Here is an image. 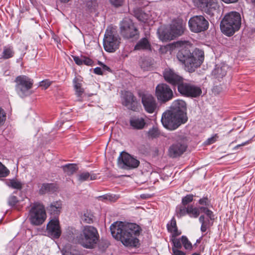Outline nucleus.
<instances>
[{"label": "nucleus", "mask_w": 255, "mask_h": 255, "mask_svg": "<svg viewBox=\"0 0 255 255\" xmlns=\"http://www.w3.org/2000/svg\"><path fill=\"white\" fill-rule=\"evenodd\" d=\"M238 0H224V2L227 3H235Z\"/></svg>", "instance_id": "nucleus-58"}, {"label": "nucleus", "mask_w": 255, "mask_h": 255, "mask_svg": "<svg viewBox=\"0 0 255 255\" xmlns=\"http://www.w3.org/2000/svg\"><path fill=\"white\" fill-rule=\"evenodd\" d=\"M72 57L73 58V60L77 65L79 66L82 65V58H81V55L80 56H72Z\"/></svg>", "instance_id": "nucleus-48"}, {"label": "nucleus", "mask_w": 255, "mask_h": 255, "mask_svg": "<svg viewBox=\"0 0 255 255\" xmlns=\"http://www.w3.org/2000/svg\"><path fill=\"white\" fill-rule=\"evenodd\" d=\"M163 76L166 81L173 85H177V87L183 81L182 77L169 68L165 69Z\"/></svg>", "instance_id": "nucleus-18"}, {"label": "nucleus", "mask_w": 255, "mask_h": 255, "mask_svg": "<svg viewBox=\"0 0 255 255\" xmlns=\"http://www.w3.org/2000/svg\"><path fill=\"white\" fill-rule=\"evenodd\" d=\"M2 111V109L0 107V112H1Z\"/></svg>", "instance_id": "nucleus-64"}, {"label": "nucleus", "mask_w": 255, "mask_h": 255, "mask_svg": "<svg viewBox=\"0 0 255 255\" xmlns=\"http://www.w3.org/2000/svg\"><path fill=\"white\" fill-rule=\"evenodd\" d=\"M247 142H244L243 143H242L241 144H239L238 145H237L236 147H235V148H238L241 146H243V145H245L246 144Z\"/></svg>", "instance_id": "nucleus-62"}, {"label": "nucleus", "mask_w": 255, "mask_h": 255, "mask_svg": "<svg viewBox=\"0 0 255 255\" xmlns=\"http://www.w3.org/2000/svg\"><path fill=\"white\" fill-rule=\"evenodd\" d=\"M129 125L133 129L141 130L147 126L144 118L139 116H132L129 119Z\"/></svg>", "instance_id": "nucleus-20"}, {"label": "nucleus", "mask_w": 255, "mask_h": 255, "mask_svg": "<svg viewBox=\"0 0 255 255\" xmlns=\"http://www.w3.org/2000/svg\"><path fill=\"white\" fill-rule=\"evenodd\" d=\"M53 185L51 184L44 183L43 184L39 189V193L41 194H45L50 191V189L52 188Z\"/></svg>", "instance_id": "nucleus-37"}, {"label": "nucleus", "mask_w": 255, "mask_h": 255, "mask_svg": "<svg viewBox=\"0 0 255 255\" xmlns=\"http://www.w3.org/2000/svg\"><path fill=\"white\" fill-rule=\"evenodd\" d=\"M202 224L201 227V231L202 232H205L207 231V229L209 227L206 225L205 223H201Z\"/></svg>", "instance_id": "nucleus-54"}, {"label": "nucleus", "mask_w": 255, "mask_h": 255, "mask_svg": "<svg viewBox=\"0 0 255 255\" xmlns=\"http://www.w3.org/2000/svg\"><path fill=\"white\" fill-rule=\"evenodd\" d=\"M47 230L49 236L52 239H58L61 234L59 221L56 217L51 219L47 225Z\"/></svg>", "instance_id": "nucleus-17"}, {"label": "nucleus", "mask_w": 255, "mask_h": 255, "mask_svg": "<svg viewBox=\"0 0 255 255\" xmlns=\"http://www.w3.org/2000/svg\"><path fill=\"white\" fill-rule=\"evenodd\" d=\"M134 50H150L151 45L149 42L148 37L141 38L136 44L134 46Z\"/></svg>", "instance_id": "nucleus-25"}, {"label": "nucleus", "mask_w": 255, "mask_h": 255, "mask_svg": "<svg viewBox=\"0 0 255 255\" xmlns=\"http://www.w3.org/2000/svg\"><path fill=\"white\" fill-rule=\"evenodd\" d=\"M241 17L240 14L231 11L224 15V34L231 36L240 28Z\"/></svg>", "instance_id": "nucleus-5"}, {"label": "nucleus", "mask_w": 255, "mask_h": 255, "mask_svg": "<svg viewBox=\"0 0 255 255\" xmlns=\"http://www.w3.org/2000/svg\"><path fill=\"white\" fill-rule=\"evenodd\" d=\"M7 184L8 186L18 190L21 189L23 185L20 181L15 179L9 180Z\"/></svg>", "instance_id": "nucleus-32"}, {"label": "nucleus", "mask_w": 255, "mask_h": 255, "mask_svg": "<svg viewBox=\"0 0 255 255\" xmlns=\"http://www.w3.org/2000/svg\"><path fill=\"white\" fill-rule=\"evenodd\" d=\"M167 228L168 231L171 233L173 236L175 237L181 234V233L179 232L177 230L176 222L174 218H173L171 220L170 223L167 224Z\"/></svg>", "instance_id": "nucleus-26"}, {"label": "nucleus", "mask_w": 255, "mask_h": 255, "mask_svg": "<svg viewBox=\"0 0 255 255\" xmlns=\"http://www.w3.org/2000/svg\"><path fill=\"white\" fill-rule=\"evenodd\" d=\"M214 78L221 81L223 78V71L222 67H216L212 72Z\"/></svg>", "instance_id": "nucleus-34"}, {"label": "nucleus", "mask_w": 255, "mask_h": 255, "mask_svg": "<svg viewBox=\"0 0 255 255\" xmlns=\"http://www.w3.org/2000/svg\"><path fill=\"white\" fill-rule=\"evenodd\" d=\"M99 64L101 65V66L102 67V69L105 71H109L110 70V68L107 66V65L102 63L101 62H99Z\"/></svg>", "instance_id": "nucleus-57"}, {"label": "nucleus", "mask_w": 255, "mask_h": 255, "mask_svg": "<svg viewBox=\"0 0 255 255\" xmlns=\"http://www.w3.org/2000/svg\"><path fill=\"white\" fill-rule=\"evenodd\" d=\"M179 249V248H172L173 255H185V253Z\"/></svg>", "instance_id": "nucleus-50"}, {"label": "nucleus", "mask_w": 255, "mask_h": 255, "mask_svg": "<svg viewBox=\"0 0 255 255\" xmlns=\"http://www.w3.org/2000/svg\"><path fill=\"white\" fill-rule=\"evenodd\" d=\"M191 31L193 32H200L208 28V21L202 15H196L191 17L188 22Z\"/></svg>", "instance_id": "nucleus-12"}, {"label": "nucleus", "mask_w": 255, "mask_h": 255, "mask_svg": "<svg viewBox=\"0 0 255 255\" xmlns=\"http://www.w3.org/2000/svg\"><path fill=\"white\" fill-rule=\"evenodd\" d=\"M97 178V175L95 174H90L88 172H84L79 174L78 176V180L80 182H83L89 180H93Z\"/></svg>", "instance_id": "nucleus-27"}, {"label": "nucleus", "mask_w": 255, "mask_h": 255, "mask_svg": "<svg viewBox=\"0 0 255 255\" xmlns=\"http://www.w3.org/2000/svg\"><path fill=\"white\" fill-rule=\"evenodd\" d=\"M185 23L180 20L174 22L170 26V34L174 37L181 35L185 29Z\"/></svg>", "instance_id": "nucleus-21"}, {"label": "nucleus", "mask_w": 255, "mask_h": 255, "mask_svg": "<svg viewBox=\"0 0 255 255\" xmlns=\"http://www.w3.org/2000/svg\"><path fill=\"white\" fill-rule=\"evenodd\" d=\"M135 16L139 21L143 22H146L148 18V15L142 11H138Z\"/></svg>", "instance_id": "nucleus-36"}, {"label": "nucleus", "mask_w": 255, "mask_h": 255, "mask_svg": "<svg viewBox=\"0 0 255 255\" xmlns=\"http://www.w3.org/2000/svg\"><path fill=\"white\" fill-rule=\"evenodd\" d=\"M155 95L157 99L162 102H166L173 97L172 90L166 84H160L156 86Z\"/></svg>", "instance_id": "nucleus-13"}, {"label": "nucleus", "mask_w": 255, "mask_h": 255, "mask_svg": "<svg viewBox=\"0 0 255 255\" xmlns=\"http://www.w3.org/2000/svg\"><path fill=\"white\" fill-rule=\"evenodd\" d=\"M62 205V204L61 201L53 202L47 207V211L50 214L53 215L56 217L60 213Z\"/></svg>", "instance_id": "nucleus-23"}, {"label": "nucleus", "mask_w": 255, "mask_h": 255, "mask_svg": "<svg viewBox=\"0 0 255 255\" xmlns=\"http://www.w3.org/2000/svg\"><path fill=\"white\" fill-rule=\"evenodd\" d=\"M178 92L185 96L191 98H197L202 94L201 88L190 83L181 82L178 86Z\"/></svg>", "instance_id": "nucleus-10"}, {"label": "nucleus", "mask_w": 255, "mask_h": 255, "mask_svg": "<svg viewBox=\"0 0 255 255\" xmlns=\"http://www.w3.org/2000/svg\"><path fill=\"white\" fill-rule=\"evenodd\" d=\"M18 202L17 198L16 196L11 195L8 198V203L9 206H13Z\"/></svg>", "instance_id": "nucleus-44"}, {"label": "nucleus", "mask_w": 255, "mask_h": 255, "mask_svg": "<svg viewBox=\"0 0 255 255\" xmlns=\"http://www.w3.org/2000/svg\"><path fill=\"white\" fill-rule=\"evenodd\" d=\"M200 210L193 206H187V214L189 215L190 217L197 218L200 214Z\"/></svg>", "instance_id": "nucleus-31"}, {"label": "nucleus", "mask_w": 255, "mask_h": 255, "mask_svg": "<svg viewBox=\"0 0 255 255\" xmlns=\"http://www.w3.org/2000/svg\"><path fill=\"white\" fill-rule=\"evenodd\" d=\"M62 254L63 255H74L73 254H72L71 253L67 251L64 252L63 251H62Z\"/></svg>", "instance_id": "nucleus-60"}, {"label": "nucleus", "mask_w": 255, "mask_h": 255, "mask_svg": "<svg viewBox=\"0 0 255 255\" xmlns=\"http://www.w3.org/2000/svg\"><path fill=\"white\" fill-rule=\"evenodd\" d=\"M110 230L112 236L120 241L127 247L134 248L139 245L137 237L140 234V228L135 224L116 222L112 224Z\"/></svg>", "instance_id": "nucleus-1"}, {"label": "nucleus", "mask_w": 255, "mask_h": 255, "mask_svg": "<svg viewBox=\"0 0 255 255\" xmlns=\"http://www.w3.org/2000/svg\"><path fill=\"white\" fill-rule=\"evenodd\" d=\"M208 202V199L207 198H204L203 199H201L199 200V203L201 205H206Z\"/></svg>", "instance_id": "nucleus-56"}, {"label": "nucleus", "mask_w": 255, "mask_h": 255, "mask_svg": "<svg viewBox=\"0 0 255 255\" xmlns=\"http://www.w3.org/2000/svg\"><path fill=\"white\" fill-rule=\"evenodd\" d=\"M99 235L97 229L92 226H84L78 241L84 247L93 248L97 243Z\"/></svg>", "instance_id": "nucleus-4"}, {"label": "nucleus", "mask_w": 255, "mask_h": 255, "mask_svg": "<svg viewBox=\"0 0 255 255\" xmlns=\"http://www.w3.org/2000/svg\"><path fill=\"white\" fill-rule=\"evenodd\" d=\"M51 84V82L49 81H42L40 83V86L43 87L44 89H47Z\"/></svg>", "instance_id": "nucleus-51"}, {"label": "nucleus", "mask_w": 255, "mask_h": 255, "mask_svg": "<svg viewBox=\"0 0 255 255\" xmlns=\"http://www.w3.org/2000/svg\"><path fill=\"white\" fill-rule=\"evenodd\" d=\"M193 196L191 194H189L182 198V204L184 206H187L189 203L193 201Z\"/></svg>", "instance_id": "nucleus-42"}, {"label": "nucleus", "mask_w": 255, "mask_h": 255, "mask_svg": "<svg viewBox=\"0 0 255 255\" xmlns=\"http://www.w3.org/2000/svg\"><path fill=\"white\" fill-rule=\"evenodd\" d=\"M200 223H205L209 227L210 226V219L205 218L204 216H201L199 218Z\"/></svg>", "instance_id": "nucleus-46"}, {"label": "nucleus", "mask_w": 255, "mask_h": 255, "mask_svg": "<svg viewBox=\"0 0 255 255\" xmlns=\"http://www.w3.org/2000/svg\"><path fill=\"white\" fill-rule=\"evenodd\" d=\"M14 51L11 47H5L2 52V57L3 58L6 59L12 57L13 56Z\"/></svg>", "instance_id": "nucleus-35"}, {"label": "nucleus", "mask_w": 255, "mask_h": 255, "mask_svg": "<svg viewBox=\"0 0 255 255\" xmlns=\"http://www.w3.org/2000/svg\"><path fill=\"white\" fill-rule=\"evenodd\" d=\"M111 3L118 7L122 5L124 0H110Z\"/></svg>", "instance_id": "nucleus-49"}, {"label": "nucleus", "mask_w": 255, "mask_h": 255, "mask_svg": "<svg viewBox=\"0 0 255 255\" xmlns=\"http://www.w3.org/2000/svg\"><path fill=\"white\" fill-rule=\"evenodd\" d=\"M99 198L103 200H107L111 201H114L117 199V198H116L114 199V198H115V196L113 197L112 195H105L104 196L99 197Z\"/></svg>", "instance_id": "nucleus-47"}, {"label": "nucleus", "mask_w": 255, "mask_h": 255, "mask_svg": "<svg viewBox=\"0 0 255 255\" xmlns=\"http://www.w3.org/2000/svg\"><path fill=\"white\" fill-rule=\"evenodd\" d=\"M70 0H58V1L60 3H66L69 2Z\"/></svg>", "instance_id": "nucleus-61"}, {"label": "nucleus", "mask_w": 255, "mask_h": 255, "mask_svg": "<svg viewBox=\"0 0 255 255\" xmlns=\"http://www.w3.org/2000/svg\"><path fill=\"white\" fill-rule=\"evenodd\" d=\"M186 148L187 144L185 139L180 138L169 147V155L172 158L179 156L185 151Z\"/></svg>", "instance_id": "nucleus-15"}, {"label": "nucleus", "mask_w": 255, "mask_h": 255, "mask_svg": "<svg viewBox=\"0 0 255 255\" xmlns=\"http://www.w3.org/2000/svg\"><path fill=\"white\" fill-rule=\"evenodd\" d=\"M141 102L146 112H155L159 110V105L155 98L150 94L140 95Z\"/></svg>", "instance_id": "nucleus-14"}, {"label": "nucleus", "mask_w": 255, "mask_h": 255, "mask_svg": "<svg viewBox=\"0 0 255 255\" xmlns=\"http://www.w3.org/2000/svg\"><path fill=\"white\" fill-rule=\"evenodd\" d=\"M220 26L221 31L223 32V18L221 20Z\"/></svg>", "instance_id": "nucleus-59"}, {"label": "nucleus", "mask_w": 255, "mask_h": 255, "mask_svg": "<svg viewBox=\"0 0 255 255\" xmlns=\"http://www.w3.org/2000/svg\"><path fill=\"white\" fill-rule=\"evenodd\" d=\"M94 72L97 75H102L103 71L101 67H96L94 69Z\"/></svg>", "instance_id": "nucleus-53"}, {"label": "nucleus", "mask_w": 255, "mask_h": 255, "mask_svg": "<svg viewBox=\"0 0 255 255\" xmlns=\"http://www.w3.org/2000/svg\"><path fill=\"white\" fill-rule=\"evenodd\" d=\"M182 244L183 245L185 249L190 250L192 248V244L188 241V239L185 237L182 236L181 238Z\"/></svg>", "instance_id": "nucleus-40"}, {"label": "nucleus", "mask_w": 255, "mask_h": 255, "mask_svg": "<svg viewBox=\"0 0 255 255\" xmlns=\"http://www.w3.org/2000/svg\"><path fill=\"white\" fill-rule=\"evenodd\" d=\"M9 173V170L0 162V177H6Z\"/></svg>", "instance_id": "nucleus-38"}, {"label": "nucleus", "mask_w": 255, "mask_h": 255, "mask_svg": "<svg viewBox=\"0 0 255 255\" xmlns=\"http://www.w3.org/2000/svg\"><path fill=\"white\" fill-rule=\"evenodd\" d=\"M81 58H82V65L84 64L87 66H91L92 65L93 63V61L92 59H91L90 58L81 55Z\"/></svg>", "instance_id": "nucleus-43"}, {"label": "nucleus", "mask_w": 255, "mask_h": 255, "mask_svg": "<svg viewBox=\"0 0 255 255\" xmlns=\"http://www.w3.org/2000/svg\"><path fill=\"white\" fill-rule=\"evenodd\" d=\"M5 119V115L3 114V113H0V126L2 124Z\"/></svg>", "instance_id": "nucleus-55"}, {"label": "nucleus", "mask_w": 255, "mask_h": 255, "mask_svg": "<svg viewBox=\"0 0 255 255\" xmlns=\"http://www.w3.org/2000/svg\"><path fill=\"white\" fill-rule=\"evenodd\" d=\"M121 33L123 36L127 39L138 37V31L132 21L130 19H124L120 26Z\"/></svg>", "instance_id": "nucleus-11"}, {"label": "nucleus", "mask_w": 255, "mask_h": 255, "mask_svg": "<svg viewBox=\"0 0 255 255\" xmlns=\"http://www.w3.org/2000/svg\"><path fill=\"white\" fill-rule=\"evenodd\" d=\"M186 113H163L161 123L164 128L173 130L187 121Z\"/></svg>", "instance_id": "nucleus-3"}, {"label": "nucleus", "mask_w": 255, "mask_h": 255, "mask_svg": "<svg viewBox=\"0 0 255 255\" xmlns=\"http://www.w3.org/2000/svg\"><path fill=\"white\" fill-rule=\"evenodd\" d=\"M200 210L202 212H204L206 215L207 218H209L210 220H214V215L213 214V213L210 210H208L206 207H202L200 208Z\"/></svg>", "instance_id": "nucleus-41"}, {"label": "nucleus", "mask_w": 255, "mask_h": 255, "mask_svg": "<svg viewBox=\"0 0 255 255\" xmlns=\"http://www.w3.org/2000/svg\"><path fill=\"white\" fill-rule=\"evenodd\" d=\"M120 40V38L115 30L112 27H108L103 40L105 50L109 52H115L119 47Z\"/></svg>", "instance_id": "nucleus-6"}, {"label": "nucleus", "mask_w": 255, "mask_h": 255, "mask_svg": "<svg viewBox=\"0 0 255 255\" xmlns=\"http://www.w3.org/2000/svg\"><path fill=\"white\" fill-rule=\"evenodd\" d=\"M46 218L44 206L39 203H34L29 211V219L34 225L42 224Z\"/></svg>", "instance_id": "nucleus-8"}, {"label": "nucleus", "mask_w": 255, "mask_h": 255, "mask_svg": "<svg viewBox=\"0 0 255 255\" xmlns=\"http://www.w3.org/2000/svg\"><path fill=\"white\" fill-rule=\"evenodd\" d=\"M193 1L195 6L209 15L213 14V11L217 6L215 0H193Z\"/></svg>", "instance_id": "nucleus-16"}, {"label": "nucleus", "mask_w": 255, "mask_h": 255, "mask_svg": "<svg viewBox=\"0 0 255 255\" xmlns=\"http://www.w3.org/2000/svg\"><path fill=\"white\" fill-rule=\"evenodd\" d=\"M146 135L148 138L153 139L159 136L160 132L157 127H153L148 130L146 133Z\"/></svg>", "instance_id": "nucleus-29"}, {"label": "nucleus", "mask_w": 255, "mask_h": 255, "mask_svg": "<svg viewBox=\"0 0 255 255\" xmlns=\"http://www.w3.org/2000/svg\"><path fill=\"white\" fill-rule=\"evenodd\" d=\"M86 6L90 12H95L98 7V2L96 0H89L87 1Z\"/></svg>", "instance_id": "nucleus-33"}, {"label": "nucleus", "mask_w": 255, "mask_h": 255, "mask_svg": "<svg viewBox=\"0 0 255 255\" xmlns=\"http://www.w3.org/2000/svg\"><path fill=\"white\" fill-rule=\"evenodd\" d=\"M217 135H215V136L211 137L210 138H209L205 142V143L206 144H210L213 143H214L216 141Z\"/></svg>", "instance_id": "nucleus-52"}, {"label": "nucleus", "mask_w": 255, "mask_h": 255, "mask_svg": "<svg viewBox=\"0 0 255 255\" xmlns=\"http://www.w3.org/2000/svg\"><path fill=\"white\" fill-rule=\"evenodd\" d=\"M15 82L16 92L20 97L24 98L31 94V89L33 84L32 79L26 76L22 75L17 76Z\"/></svg>", "instance_id": "nucleus-7"}, {"label": "nucleus", "mask_w": 255, "mask_h": 255, "mask_svg": "<svg viewBox=\"0 0 255 255\" xmlns=\"http://www.w3.org/2000/svg\"><path fill=\"white\" fill-rule=\"evenodd\" d=\"M75 95L78 97V101H82L83 95L84 94V89L82 87L83 80L80 77H76L73 80Z\"/></svg>", "instance_id": "nucleus-22"}, {"label": "nucleus", "mask_w": 255, "mask_h": 255, "mask_svg": "<svg viewBox=\"0 0 255 255\" xmlns=\"http://www.w3.org/2000/svg\"><path fill=\"white\" fill-rule=\"evenodd\" d=\"M187 207L182 204L178 205L176 208V215L178 218H181L187 214Z\"/></svg>", "instance_id": "nucleus-30"}, {"label": "nucleus", "mask_w": 255, "mask_h": 255, "mask_svg": "<svg viewBox=\"0 0 255 255\" xmlns=\"http://www.w3.org/2000/svg\"><path fill=\"white\" fill-rule=\"evenodd\" d=\"M123 104L128 109L134 111L137 102L133 94L129 91H126L123 95Z\"/></svg>", "instance_id": "nucleus-19"}, {"label": "nucleus", "mask_w": 255, "mask_h": 255, "mask_svg": "<svg viewBox=\"0 0 255 255\" xmlns=\"http://www.w3.org/2000/svg\"><path fill=\"white\" fill-rule=\"evenodd\" d=\"M175 47L180 48L177 53V58L185 67V69L189 72H194L203 62L204 60V51L196 48L191 52L189 48L191 45L189 42L178 41L175 43Z\"/></svg>", "instance_id": "nucleus-2"}, {"label": "nucleus", "mask_w": 255, "mask_h": 255, "mask_svg": "<svg viewBox=\"0 0 255 255\" xmlns=\"http://www.w3.org/2000/svg\"><path fill=\"white\" fill-rule=\"evenodd\" d=\"M140 162L127 152L123 151L118 158V166L123 169L131 170L138 167Z\"/></svg>", "instance_id": "nucleus-9"}, {"label": "nucleus", "mask_w": 255, "mask_h": 255, "mask_svg": "<svg viewBox=\"0 0 255 255\" xmlns=\"http://www.w3.org/2000/svg\"><path fill=\"white\" fill-rule=\"evenodd\" d=\"M173 247L172 248L181 249L182 247V242L181 239H174L172 240Z\"/></svg>", "instance_id": "nucleus-45"}, {"label": "nucleus", "mask_w": 255, "mask_h": 255, "mask_svg": "<svg viewBox=\"0 0 255 255\" xmlns=\"http://www.w3.org/2000/svg\"><path fill=\"white\" fill-rule=\"evenodd\" d=\"M186 104L183 100L174 101L170 106V110L166 112H185L186 111Z\"/></svg>", "instance_id": "nucleus-24"}, {"label": "nucleus", "mask_w": 255, "mask_h": 255, "mask_svg": "<svg viewBox=\"0 0 255 255\" xmlns=\"http://www.w3.org/2000/svg\"><path fill=\"white\" fill-rule=\"evenodd\" d=\"M141 68H143L144 70H146V69H147V68H146L143 66V64H142L141 65Z\"/></svg>", "instance_id": "nucleus-63"}, {"label": "nucleus", "mask_w": 255, "mask_h": 255, "mask_svg": "<svg viewBox=\"0 0 255 255\" xmlns=\"http://www.w3.org/2000/svg\"><path fill=\"white\" fill-rule=\"evenodd\" d=\"M82 221L85 223H91L93 222L92 215L89 213H85L81 217Z\"/></svg>", "instance_id": "nucleus-39"}, {"label": "nucleus", "mask_w": 255, "mask_h": 255, "mask_svg": "<svg viewBox=\"0 0 255 255\" xmlns=\"http://www.w3.org/2000/svg\"><path fill=\"white\" fill-rule=\"evenodd\" d=\"M65 173L67 175H70L73 174L77 170V166L75 164H68L62 167Z\"/></svg>", "instance_id": "nucleus-28"}]
</instances>
